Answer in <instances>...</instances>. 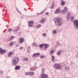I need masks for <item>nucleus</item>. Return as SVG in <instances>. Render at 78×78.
<instances>
[{"label":"nucleus","mask_w":78,"mask_h":78,"mask_svg":"<svg viewBox=\"0 0 78 78\" xmlns=\"http://www.w3.org/2000/svg\"><path fill=\"white\" fill-rule=\"evenodd\" d=\"M13 44H14V43L12 42H11L10 44H9V45L10 46H11V47L12 46V45H13Z\"/></svg>","instance_id":"4be33fe9"},{"label":"nucleus","mask_w":78,"mask_h":78,"mask_svg":"<svg viewBox=\"0 0 78 78\" xmlns=\"http://www.w3.org/2000/svg\"><path fill=\"white\" fill-rule=\"evenodd\" d=\"M48 14H49V13H48V12H47L45 13V15H47V16H48Z\"/></svg>","instance_id":"ea45409f"},{"label":"nucleus","mask_w":78,"mask_h":78,"mask_svg":"<svg viewBox=\"0 0 78 78\" xmlns=\"http://www.w3.org/2000/svg\"><path fill=\"white\" fill-rule=\"evenodd\" d=\"M60 12V9H57L56 10L55 12V14H58Z\"/></svg>","instance_id":"f8f14e48"},{"label":"nucleus","mask_w":78,"mask_h":78,"mask_svg":"<svg viewBox=\"0 0 78 78\" xmlns=\"http://www.w3.org/2000/svg\"><path fill=\"white\" fill-rule=\"evenodd\" d=\"M70 13L69 12H68L67 14V16L66 17H67V20H69V18L70 17Z\"/></svg>","instance_id":"9d476101"},{"label":"nucleus","mask_w":78,"mask_h":78,"mask_svg":"<svg viewBox=\"0 0 78 78\" xmlns=\"http://www.w3.org/2000/svg\"><path fill=\"white\" fill-rule=\"evenodd\" d=\"M44 44H40L39 45V47L40 48H41V47H44Z\"/></svg>","instance_id":"f3484780"},{"label":"nucleus","mask_w":78,"mask_h":78,"mask_svg":"<svg viewBox=\"0 0 78 78\" xmlns=\"http://www.w3.org/2000/svg\"><path fill=\"white\" fill-rule=\"evenodd\" d=\"M62 0H61V1H62Z\"/></svg>","instance_id":"603ef678"},{"label":"nucleus","mask_w":78,"mask_h":78,"mask_svg":"<svg viewBox=\"0 0 78 78\" xmlns=\"http://www.w3.org/2000/svg\"><path fill=\"white\" fill-rule=\"evenodd\" d=\"M17 11L18 12H19V13H21V12H20L19 11V10H18V9H17Z\"/></svg>","instance_id":"58836bf2"},{"label":"nucleus","mask_w":78,"mask_h":78,"mask_svg":"<svg viewBox=\"0 0 78 78\" xmlns=\"http://www.w3.org/2000/svg\"><path fill=\"white\" fill-rule=\"evenodd\" d=\"M24 41V39L23 37L20 38L19 40V42L20 44L23 43Z\"/></svg>","instance_id":"0eeeda50"},{"label":"nucleus","mask_w":78,"mask_h":78,"mask_svg":"<svg viewBox=\"0 0 78 78\" xmlns=\"http://www.w3.org/2000/svg\"><path fill=\"white\" fill-rule=\"evenodd\" d=\"M11 40H12V39H11V38H10V39H9L8 40V41H11Z\"/></svg>","instance_id":"c03bdc74"},{"label":"nucleus","mask_w":78,"mask_h":78,"mask_svg":"<svg viewBox=\"0 0 78 78\" xmlns=\"http://www.w3.org/2000/svg\"><path fill=\"white\" fill-rule=\"evenodd\" d=\"M62 52L61 51H58L57 53V54L58 55H60L61 54Z\"/></svg>","instance_id":"393cba45"},{"label":"nucleus","mask_w":78,"mask_h":78,"mask_svg":"<svg viewBox=\"0 0 78 78\" xmlns=\"http://www.w3.org/2000/svg\"><path fill=\"white\" fill-rule=\"evenodd\" d=\"M36 67H35V68H33V67H31L30 69V70H31V71H34V70H36Z\"/></svg>","instance_id":"4468645a"},{"label":"nucleus","mask_w":78,"mask_h":78,"mask_svg":"<svg viewBox=\"0 0 78 78\" xmlns=\"http://www.w3.org/2000/svg\"><path fill=\"white\" fill-rule=\"evenodd\" d=\"M41 27V24H38V25L37 26V28H40Z\"/></svg>","instance_id":"7c9ffc66"},{"label":"nucleus","mask_w":78,"mask_h":78,"mask_svg":"<svg viewBox=\"0 0 78 78\" xmlns=\"http://www.w3.org/2000/svg\"><path fill=\"white\" fill-rule=\"evenodd\" d=\"M20 66H16L15 67V70H20Z\"/></svg>","instance_id":"1a4fd4ad"},{"label":"nucleus","mask_w":78,"mask_h":78,"mask_svg":"<svg viewBox=\"0 0 78 78\" xmlns=\"http://www.w3.org/2000/svg\"><path fill=\"white\" fill-rule=\"evenodd\" d=\"M44 44V46L45 47V49L46 50L47 49V48H48V47H49V45H48V44Z\"/></svg>","instance_id":"9b49d317"},{"label":"nucleus","mask_w":78,"mask_h":78,"mask_svg":"<svg viewBox=\"0 0 78 78\" xmlns=\"http://www.w3.org/2000/svg\"><path fill=\"white\" fill-rule=\"evenodd\" d=\"M42 36H43V37H47V34H46V33H44L42 34Z\"/></svg>","instance_id":"a211bd4d"},{"label":"nucleus","mask_w":78,"mask_h":78,"mask_svg":"<svg viewBox=\"0 0 78 78\" xmlns=\"http://www.w3.org/2000/svg\"><path fill=\"white\" fill-rule=\"evenodd\" d=\"M61 45V44H59V45Z\"/></svg>","instance_id":"8fccbe9b"},{"label":"nucleus","mask_w":78,"mask_h":78,"mask_svg":"<svg viewBox=\"0 0 78 78\" xmlns=\"http://www.w3.org/2000/svg\"><path fill=\"white\" fill-rule=\"evenodd\" d=\"M56 44L57 45H59V42H57Z\"/></svg>","instance_id":"de8ad7c7"},{"label":"nucleus","mask_w":78,"mask_h":78,"mask_svg":"<svg viewBox=\"0 0 78 78\" xmlns=\"http://www.w3.org/2000/svg\"><path fill=\"white\" fill-rule=\"evenodd\" d=\"M30 49H27V52H28V53H30Z\"/></svg>","instance_id":"a18cd8bd"},{"label":"nucleus","mask_w":78,"mask_h":78,"mask_svg":"<svg viewBox=\"0 0 78 78\" xmlns=\"http://www.w3.org/2000/svg\"><path fill=\"white\" fill-rule=\"evenodd\" d=\"M54 67L55 69H58V70H61L62 67L59 64L56 63L54 64Z\"/></svg>","instance_id":"7ed1b4c3"},{"label":"nucleus","mask_w":78,"mask_h":78,"mask_svg":"<svg viewBox=\"0 0 78 78\" xmlns=\"http://www.w3.org/2000/svg\"><path fill=\"white\" fill-rule=\"evenodd\" d=\"M73 25L76 29H78V20H75L73 22Z\"/></svg>","instance_id":"20e7f679"},{"label":"nucleus","mask_w":78,"mask_h":78,"mask_svg":"<svg viewBox=\"0 0 78 78\" xmlns=\"http://www.w3.org/2000/svg\"><path fill=\"white\" fill-rule=\"evenodd\" d=\"M51 58H52V59H51V61H52V62H54V59H55V57H54V55H52L51 56Z\"/></svg>","instance_id":"dca6fc26"},{"label":"nucleus","mask_w":78,"mask_h":78,"mask_svg":"<svg viewBox=\"0 0 78 78\" xmlns=\"http://www.w3.org/2000/svg\"><path fill=\"white\" fill-rule=\"evenodd\" d=\"M53 33L54 34H56V30H54Z\"/></svg>","instance_id":"f704fd0d"},{"label":"nucleus","mask_w":78,"mask_h":78,"mask_svg":"<svg viewBox=\"0 0 78 78\" xmlns=\"http://www.w3.org/2000/svg\"><path fill=\"white\" fill-rule=\"evenodd\" d=\"M54 21L56 26L60 27L62 24V20L60 19L55 18L54 19Z\"/></svg>","instance_id":"f257e3e1"},{"label":"nucleus","mask_w":78,"mask_h":78,"mask_svg":"<svg viewBox=\"0 0 78 78\" xmlns=\"http://www.w3.org/2000/svg\"><path fill=\"white\" fill-rule=\"evenodd\" d=\"M7 78H9V77H7Z\"/></svg>","instance_id":"3c124183"},{"label":"nucleus","mask_w":78,"mask_h":78,"mask_svg":"<svg viewBox=\"0 0 78 78\" xmlns=\"http://www.w3.org/2000/svg\"><path fill=\"white\" fill-rule=\"evenodd\" d=\"M19 59L18 57H14L12 61V64L13 66H17V64L19 62Z\"/></svg>","instance_id":"f03ea898"},{"label":"nucleus","mask_w":78,"mask_h":78,"mask_svg":"<svg viewBox=\"0 0 78 78\" xmlns=\"http://www.w3.org/2000/svg\"><path fill=\"white\" fill-rule=\"evenodd\" d=\"M18 29H17V30H18V31H19V30H20V28L19 27H17Z\"/></svg>","instance_id":"49530a36"},{"label":"nucleus","mask_w":78,"mask_h":78,"mask_svg":"<svg viewBox=\"0 0 78 78\" xmlns=\"http://www.w3.org/2000/svg\"><path fill=\"white\" fill-rule=\"evenodd\" d=\"M30 46H28L27 48V50H30Z\"/></svg>","instance_id":"e433bc0d"},{"label":"nucleus","mask_w":78,"mask_h":78,"mask_svg":"<svg viewBox=\"0 0 78 78\" xmlns=\"http://www.w3.org/2000/svg\"><path fill=\"white\" fill-rule=\"evenodd\" d=\"M33 24H34V22L33 21H31L28 23V26L29 27H33Z\"/></svg>","instance_id":"39448f33"},{"label":"nucleus","mask_w":78,"mask_h":78,"mask_svg":"<svg viewBox=\"0 0 78 78\" xmlns=\"http://www.w3.org/2000/svg\"><path fill=\"white\" fill-rule=\"evenodd\" d=\"M45 12V10H43V11H41V12L40 13V14H42L43 12Z\"/></svg>","instance_id":"c756f323"},{"label":"nucleus","mask_w":78,"mask_h":78,"mask_svg":"<svg viewBox=\"0 0 78 78\" xmlns=\"http://www.w3.org/2000/svg\"><path fill=\"white\" fill-rule=\"evenodd\" d=\"M42 73H44V71H45V69H44V68L43 69H42Z\"/></svg>","instance_id":"4c0bfd02"},{"label":"nucleus","mask_w":78,"mask_h":78,"mask_svg":"<svg viewBox=\"0 0 78 78\" xmlns=\"http://www.w3.org/2000/svg\"><path fill=\"white\" fill-rule=\"evenodd\" d=\"M6 52L5 49L4 50L3 48H0V53L1 54H5Z\"/></svg>","instance_id":"423d86ee"},{"label":"nucleus","mask_w":78,"mask_h":78,"mask_svg":"<svg viewBox=\"0 0 78 78\" xmlns=\"http://www.w3.org/2000/svg\"><path fill=\"white\" fill-rule=\"evenodd\" d=\"M54 7V5H53L51 6V8L52 9H53V7Z\"/></svg>","instance_id":"a19ab883"},{"label":"nucleus","mask_w":78,"mask_h":78,"mask_svg":"<svg viewBox=\"0 0 78 78\" xmlns=\"http://www.w3.org/2000/svg\"><path fill=\"white\" fill-rule=\"evenodd\" d=\"M63 11V14H65V13H66V10H62Z\"/></svg>","instance_id":"2f4dec72"},{"label":"nucleus","mask_w":78,"mask_h":78,"mask_svg":"<svg viewBox=\"0 0 78 78\" xmlns=\"http://www.w3.org/2000/svg\"><path fill=\"white\" fill-rule=\"evenodd\" d=\"M3 71H1L0 72L1 74V75H2L3 74Z\"/></svg>","instance_id":"79ce46f5"},{"label":"nucleus","mask_w":78,"mask_h":78,"mask_svg":"<svg viewBox=\"0 0 78 78\" xmlns=\"http://www.w3.org/2000/svg\"><path fill=\"white\" fill-rule=\"evenodd\" d=\"M65 69L66 71H69V67H65Z\"/></svg>","instance_id":"6ab92c4d"},{"label":"nucleus","mask_w":78,"mask_h":78,"mask_svg":"<svg viewBox=\"0 0 78 78\" xmlns=\"http://www.w3.org/2000/svg\"><path fill=\"white\" fill-rule=\"evenodd\" d=\"M11 38V39H12H12H14V36H11V38Z\"/></svg>","instance_id":"473e14b6"},{"label":"nucleus","mask_w":78,"mask_h":78,"mask_svg":"<svg viewBox=\"0 0 78 78\" xmlns=\"http://www.w3.org/2000/svg\"><path fill=\"white\" fill-rule=\"evenodd\" d=\"M24 61H28V58H24Z\"/></svg>","instance_id":"bb28decb"},{"label":"nucleus","mask_w":78,"mask_h":78,"mask_svg":"<svg viewBox=\"0 0 78 78\" xmlns=\"http://www.w3.org/2000/svg\"><path fill=\"white\" fill-rule=\"evenodd\" d=\"M12 30V29H11V28L10 29H9L8 30V31H9V32H10V31H11Z\"/></svg>","instance_id":"c9c22d12"},{"label":"nucleus","mask_w":78,"mask_h":78,"mask_svg":"<svg viewBox=\"0 0 78 78\" xmlns=\"http://www.w3.org/2000/svg\"><path fill=\"white\" fill-rule=\"evenodd\" d=\"M50 52L51 54H53V53H54V50H51L50 51Z\"/></svg>","instance_id":"a878e982"},{"label":"nucleus","mask_w":78,"mask_h":78,"mask_svg":"<svg viewBox=\"0 0 78 78\" xmlns=\"http://www.w3.org/2000/svg\"><path fill=\"white\" fill-rule=\"evenodd\" d=\"M68 9L66 7H65L64 8V10H65V11H68Z\"/></svg>","instance_id":"72a5a7b5"},{"label":"nucleus","mask_w":78,"mask_h":78,"mask_svg":"<svg viewBox=\"0 0 78 78\" xmlns=\"http://www.w3.org/2000/svg\"><path fill=\"white\" fill-rule=\"evenodd\" d=\"M18 31V30H15V31H16H16Z\"/></svg>","instance_id":"09e8293b"},{"label":"nucleus","mask_w":78,"mask_h":78,"mask_svg":"<svg viewBox=\"0 0 78 78\" xmlns=\"http://www.w3.org/2000/svg\"><path fill=\"white\" fill-rule=\"evenodd\" d=\"M32 46H34V45H35L36 47H37V43H36L35 42L33 43L32 44Z\"/></svg>","instance_id":"2eb2a0df"},{"label":"nucleus","mask_w":78,"mask_h":78,"mask_svg":"<svg viewBox=\"0 0 78 78\" xmlns=\"http://www.w3.org/2000/svg\"><path fill=\"white\" fill-rule=\"evenodd\" d=\"M44 22H45V20L43 19L41 21V23H44Z\"/></svg>","instance_id":"5701e85b"},{"label":"nucleus","mask_w":78,"mask_h":78,"mask_svg":"<svg viewBox=\"0 0 78 78\" xmlns=\"http://www.w3.org/2000/svg\"><path fill=\"white\" fill-rule=\"evenodd\" d=\"M61 5H65V2L64 1L62 2Z\"/></svg>","instance_id":"412c9836"},{"label":"nucleus","mask_w":78,"mask_h":78,"mask_svg":"<svg viewBox=\"0 0 78 78\" xmlns=\"http://www.w3.org/2000/svg\"><path fill=\"white\" fill-rule=\"evenodd\" d=\"M40 58H41L42 59H44V58H45V56L42 55H41L40 56Z\"/></svg>","instance_id":"cd10ccee"},{"label":"nucleus","mask_w":78,"mask_h":78,"mask_svg":"<svg viewBox=\"0 0 78 78\" xmlns=\"http://www.w3.org/2000/svg\"><path fill=\"white\" fill-rule=\"evenodd\" d=\"M13 54V52H10L8 54V56H11Z\"/></svg>","instance_id":"aec40b11"},{"label":"nucleus","mask_w":78,"mask_h":78,"mask_svg":"<svg viewBox=\"0 0 78 78\" xmlns=\"http://www.w3.org/2000/svg\"><path fill=\"white\" fill-rule=\"evenodd\" d=\"M74 19V18L73 17V16H72L71 17L70 20H71V21H73Z\"/></svg>","instance_id":"b1692460"},{"label":"nucleus","mask_w":78,"mask_h":78,"mask_svg":"<svg viewBox=\"0 0 78 78\" xmlns=\"http://www.w3.org/2000/svg\"><path fill=\"white\" fill-rule=\"evenodd\" d=\"M34 75V72H30L29 73V76H33Z\"/></svg>","instance_id":"ddd939ff"},{"label":"nucleus","mask_w":78,"mask_h":78,"mask_svg":"<svg viewBox=\"0 0 78 78\" xmlns=\"http://www.w3.org/2000/svg\"><path fill=\"white\" fill-rule=\"evenodd\" d=\"M23 49V47H20V48L19 49L20 50H22Z\"/></svg>","instance_id":"37998d69"},{"label":"nucleus","mask_w":78,"mask_h":78,"mask_svg":"<svg viewBox=\"0 0 78 78\" xmlns=\"http://www.w3.org/2000/svg\"><path fill=\"white\" fill-rule=\"evenodd\" d=\"M39 55H40V54H39V53H37L34 54V55H32V57H33V58L34 57H38V56H39Z\"/></svg>","instance_id":"6e6552de"},{"label":"nucleus","mask_w":78,"mask_h":78,"mask_svg":"<svg viewBox=\"0 0 78 78\" xmlns=\"http://www.w3.org/2000/svg\"><path fill=\"white\" fill-rule=\"evenodd\" d=\"M25 75H30V73L29 72H26L25 73Z\"/></svg>","instance_id":"c85d7f7f"}]
</instances>
